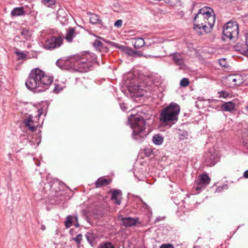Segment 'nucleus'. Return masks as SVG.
<instances>
[{"label": "nucleus", "instance_id": "1", "mask_svg": "<svg viewBox=\"0 0 248 248\" xmlns=\"http://www.w3.org/2000/svg\"><path fill=\"white\" fill-rule=\"evenodd\" d=\"M214 11L209 7L200 9L194 18V30L199 35L210 32L215 22Z\"/></svg>", "mask_w": 248, "mask_h": 248}, {"label": "nucleus", "instance_id": "2", "mask_svg": "<svg viewBox=\"0 0 248 248\" xmlns=\"http://www.w3.org/2000/svg\"><path fill=\"white\" fill-rule=\"evenodd\" d=\"M53 81L52 77L46 75L44 71L36 68L31 70L25 85L31 91L41 92L48 89Z\"/></svg>", "mask_w": 248, "mask_h": 248}, {"label": "nucleus", "instance_id": "3", "mask_svg": "<svg viewBox=\"0 0 248 248\" xmlns=\"http://www.w3.org/2000/svg\"><path fill=\"white\" fill-rule=\"evenodd\" d=\"M128 122L133 129V138L138 142H141L147 136L144 120L139 115H131L128 118Z\"/></svg>", "mask_w": 248, "mask_h": 248}, {"label": "nucleus", "instance_id": "4", "mask_svg": "<svg viewBox=\"0 0 248 248\" xmlns=\"http://www.w3.org/2000/svg\"><path fill=\"white\" fill-rule=\"evenodd\" d=\"M180 110V106L178 104L171 102L162 110L160 115V121L166 123H175L178 120Z\"/></svg>", "mask_w": 248, "mask_h": 248}, {"label": "nucleus", "instance_id": "5", "mask_svg": "<svg viewBox=\"0 0 248 248\" xmlns=\"http://www.w3.org/2000/svg\"><path fill=\"white\" fill-rule=\"evenodd\" d=\"M239 34L238 26L236 22H227L223 27V34L224 40L229 39L232 40L236 38Z\"/></svg>", "mask_w": 248, "mask_h": 248}, {"label": "nucleus", "instance_id": "6", "mask_svg": "<svg viewBox=\"0 0 248 248\" xmlns=\"http://www.w3.org/2000/svg\"><path fill=\"white\" fill-rule=\"evenodd\" d=\"M77 58H69L59 59L56 62L57 65L60 68L64 70L72 69L75 71L76 65L79 63L77 62Z\"/></svg>", "mask_w": 248, "mask_h": 248}, {"label": "nucleus", "instance_id": "7", "mask_svg": "<svg viewBox=\"0 0 248 248\" xmlns=\"http://www.w3.org/2000/svg\"><path fill=\"white\" fill-rule=\"evenodd\" d=\"M63 43V38L61 36H51L44 43L43 47L46 49L52 50L59 47Z\"/></svg>", "mask_w": 248, "mask_h": 248}, {"label": "nucleus", "instance_id": "8", "mask_svg": "<svg viewBox=\"0 0 248 248\" xmlns=\"http://www.w3.org/2000/svg\"><path fill=\"white\" fill-rule=\"evenodd\" d=\"M210 181L211 179L207 174H202L196 181L197 186L195 189L197 190H200L205 188L209 184Z\"/></svg>", "mask_w": 248, "mask_h": 248}, {"label": "nucleus", "instance_id": "9", "mask_svg": "<svg viewBox=\"0 0 248 248\" xmlns=\"http://www.w3.org/2000/svg\"><path fill=\"white\" fill-rule=\"evenodd\" d=\"M219 160L218 155L214 152L213 153L209 151L206 154L205 156V162L206 165L208 166H212L215 165Z\"/></svg>", "mask_w": 248, "mask_h": 248}, {"label": "nucleus", "instance_id": "10", "mask_svg": "<svg viewBox=\"0 0 248 248\" xmlns=\"http://www.w3.org/2000/svg\"><path fill=\"white\" fill-rule=\"evenodd\" d=\"M77 62H78L79 63L76 65V68L75 71L80 72H87L89 68V64L87 62L84 61L83 59H77Z\"/></svg>", "mask_w": 248, "mask_h": 248}, {"label": "nucleus", "instance_id": "11", "mask_svg": "<svg viewBox=\"0 0 248 248\" xmlns=\"http://www.w3.org/2000/svg\"><path fill=\"white\" fill-rule=\"evenodd\" d=\"M25 126L31 132H34L36 130L37 125L33 120V116L30 115L28 118L25 119L23 121Z\"/></svg>", "mask_w": 248, "mask_h": 248}, {"label": "nucleus", "instance_id": "12", "mask_svg": "<svg viewBox=\"0 0 248 248\" xmlns=\"http://www.w3.org/2000/svg\"><path fill=\"white\" fill-rule=\"evenodd\" d=\"M228 80L233 86H240L244 82L243 77L240 75H230L229 76Z\"/></svg>", "mask_w": 248, "mask_h": 248}, {"label": "nucleus", "instance_id": "13", "mask_svg": "<svg viewBox=\"0 0 248 248\" xmlns=\"http://www.w3.org/2000/svg\"><path fill=\"white\" fill-rule=\"evenodd\" d=\"M109 193H111V199L114 201L115 204L120 205L122 199V192L121 190L115 189L114 190H111Z\"/></svg>", "mask_w": 248, "mask_h": 248}, {"label": "nucleus", "instance_id": "14", "mask_svg": "<svg viewBox=\"0 0 248 248\" xmlns=\"http://www.w3.org/2000/svg\"><path fill=\"white\" fill-rule=\"evenodd\" d=\"M77 33L76 32L75 28L69 27L66 31L64 38L66 41L69 43L73 42V40L76 37Z\"/></svg>", "mask_w": 248, "mask_h": 248}, {"label": "nucleus", "instance_id": "15", "mask_svg": "<svg viewBox=\"0 0 248 248\" xmlns=\"http://www.w3.org/2000/svg\"><path fill=\"white\" fill-rule=\"evenodd\" d=\"M123 224L126 227H130L134 226L137 223V220L132 217H123L122 218Z\"/></svg>", "mask_w": 248, "mask_h": 248}, {"label": "nucleus", "instance_id": "16", "mask_svg": "<svg viewBox=\"0 0 248 248\" xmlns=\"http://www.w3.org/2000/svg\"><path fill=\"white\" fill-rule=\"evenodd\" d=\"M235 108V104L232 102H225L221 106V109L222 111H233Z\"/></svg>", "mask_w": 248, "mask_h": 248}, {"label": "nucleus", "instance_id": "17", "mask_svg": "<svg viewBox=\"0 0 248 248\" xmlns=\"http://www.w3.org/2000/svg\"><path fill=\"white\" fill-rule=\"evenodd\" d=\"M111 180L106 178L100 177L95 182L96 187H100L104 186H107L110 183Z\"/></svg>", "mask_w": 248, "mask_h": 248}, {"label": "nucleus", "instance_id": "18", "mask_svg": "<svg viewBox=\"0 0 248 248\" xmlns=\"http://www.w3.org/2000/svg\"><path fill=\"white\" fill-rule=\"evenodd\" d=\"M25 12L23 7L15 8L11 12L12 16H20L24 15Z\"/></svg>", "mask_w": 248, "mask_h": 248}, {"label": "nucleus", "instance_id": "19", "mask_svg": "<svg viewBox=\"0 0 248 248\" xmlns=\"http://www.w3.org/2000/svg\"><path fill=\"white\" fill-rule=\"evenodd\" d=\"M134 40L135 42L133 43V46L135 48H140L145 44L144 40L141 38H138Z\"/></svg>", "mask_w": 248, "mask_h": 248}, {"label": "nucleus", "instance_id": "20", "mask_svg": "<svg viewBox=\"0 0 248 248\" xmlns=\"http://www.w3.org/2000/svg\"><path fill=\"white\" fill-rule=\"evenodd\" d=\"M172 59L174 62L177 65H182L183 64V59L180 54L176 53L172 56Z\"/></svg>", "mask_w": 248, "mask_h": 248}, {"label": "nucleus", "instance_id": "21", "mask_svg": "<svg viewBox=\"0 0 248 248\" xmlns=\"http://www.w3.org/2000/svg\"><path fill=\"white\" fill-rule=\"evenodd\" d=\"M163 137L159 134L155 135L152 139L154 143L157 145H161L163 143Z\"/></svg>", "mask_w": 248, "mask_h": 248}, {"label": "nucleus", "instance_id": "22", "mask_svg": "<svg viewBox=\"0 0 248 248\" xmlns=\"http://www.w3.org/2000/svg\"><path fill=\"white\" fill-rule=\"evenodd\" d=\"M90 22L93 24L100 23L101 20L99 18V16L96 14H92L90 16Z\"/></svg>", "mask_w": 248, "mask_h": 248}, {"label": "nucleus", "instance_id": "23", "mask_svg": "<svg viewBox=\"0 0 248 248\" xmlns=\"http://www.w3.org/2000/svg\"><path fill=\"white\" fill-rule=\"evenodd\" d=\"M98 248H115L112 243L109 242H106L101 243Z\"/></svg>", "mask_w": 248, "mask_h": 248}, {"label": "nucleus", "instance_id": "24", "mask_svg": "<svg viewBox=\"0 0 248 248\" xmlns=\"http://www.w3.org/2000/svg\"><path fill=\"white\" fill-rule=\"evenodd\" d=\"M93 46L96 50L101 51V49L103 48V45L100 40L96 39L93 43Z\"/></svg>", "mask_w": 248, "mask_h": 248}, {"label": "nucleus", "instance_id": "25", "mask_svg": "<svg viewBox=\"0 0 248 248\" xmlns=\"http://www.w3.org/2000/svg\"><path fill=\"white\" fill-rule=\"evenodd\" d=\"M72 217H73L71 216H68L67 217L64 223L66 228H69L72 226L73 222Z\"/></svg>", "mask_w": 248, "mask_h": 248}, {"label": "nucleus", "instance_id": "26", "mask_svg": "<svg viewBox=\"0 0 248 248\" xmlns=\"http://www.w3.org/2000/svg\"><path fill=\"white\" fill-rule=\"evenodd\" d=\"M21 35L26 40L28 39L30 37V33L26 29H23L21 31Z\"/></svg>", "mask_w": 248, "mask_h": 248}, {"label": "nucleus", "instance_id": "27", "mask_svg": "<svg viewBox=\"0 0 248 248\" xmlns=\"http://www.w3.org/2000/svg\"><path fill=\"white\" fill-rule=\"evenodd\" d=\"M124 53L127 54L128 56H130L132 57H135V50H133L131 48L129 47H127L126 48Z\"/></svg>", "mask_w": 248, "mask_h": 248}, {"label": "nucleus", "instance_id": "28", "mask_svg": "<svg viewBox=\"0 0 248 248\" xmlns=\"http://www.w3.org/2000/svg\"><path fill=\"white\" fill-rule=\"evenodd\" d=\"M124 53L127 54L128 56H130L132 57H135V50H133L131 48L129 47H127L126 48Z\"/></svg>", "mask_w": 248, "mask_h": 248}, {"label": "nucleus", "instance_id": "29", "mask_svg": "<svg viewBox=\"0 0 248 248\" xmlns=\"http://www.w3.org/2000/svg\"><path fill=\"white\" fill-rule=\"evenodd\" d=\"M58 19L61 20L62 17H65L66 14L63 9H59L57 11Z\"/></svg>", "mask_w": 248, "mask_h": 248}, {"label": "nucleus", "instance_id": "30", "mask_svg": "<svg viewBox=\"0 0 248 248\" xmlns=\"http://www.w3.org/2000/svg\"><path fill=\"white\" fill-rule=\"evenodd\" d=\"M189 84V81L187 78H183L181 79L180 84L181 87H186Z\"/></svg>", "mask_w": 248, "mask_h": 248}, {"label": "nucleus", "instance_id": "31", "mask_svg": "<svg viewBox=\"0 0 248 248\" xmlns=\"http://www.w3.org/2000/svg\"><path fill=\"white\" fill-rule=\"evenodd\" d=\"M72 239L76 242L77 243L79 244L82 240V235L78 234L76 237L73 238Z\"/></svg>", "mask_w": 248, "mask_h": 248}, {"label": "nucleus", "instance_id": "32", "mask_svg": "<svg viewBox=\"0 0 248 248\" xmlns=\"http://www.w3.org/2000/svg\"><path fill=\"white\" fill-rule=\"evenodd\" d=\"M113 44V46H115V47H117V48H119V49H120L121 50H122L124 52L126 48L127 47V46H122V45L116 44H116Z\"/></svg>", "mask_w": 248, "mask_h": 248}, {"label": "nucleus", "instance_id": "33", "mask_svg": "<svg viewBox=\"0 0 248 248\" xmlns=\"http://www.w3.org/2000/svg\"><path fill=\"white\" fill-rule=\"evenodd\" d=\"M219 63L221 66L224 67H227L228 64L226 61L225 59H220L219 61Z\"/></svg>", "mask_w": 248, "mask_h": 248}, {"label": "nucleus", "instance_id": "34", "mask_svg": "<svg viewBox=\"0 0 248 248\" xmlns=\"http://www.w3.org/2000/svg\"><path fill=\"white\" fill-rule=\"evenodd\" d=\"M122 24H123V21L121 19H119V20H117L114 23V26L119 28L122 26Z\"/></svg>", "mask_w": 248, "mask_h": 248}, {"label": "nucleus", "instance_id": "35", "mask_svg": "<svg viewBox=\"0 0 248 248\" xmlns=\"http://www.w3.org/2000/svg\"><path fill=\"white\" fill-rule=\"evenodd\" d=\"M86 238L88 241L90 243L92 244L93 241V235L91 233L88 234L86 235Z\"/></svg>", "mask_w": 248, "mask_h": 248}, {"label": "nucleus", "instance_id": "36", "mask_svg": "<svg viewBox=\"0 0 248 248\" xmlns=\"http://www.w3.org/2000/svg\"><path fill=\"white\" fill-rule=\"evenodd\" d=\"M219 93L220 94V96L223 98H227L229 96V94L225 91H221L220 92H219Z\"/></svg>", "mask_w": 248, "mask_h": 248}, {"label": "nucleus", "instance_id": "37", "mask_svg": "<svg viewBox=\"0 0 248 248\" xmlns=\"http://www.w3.org/2000/svg\"><path fill=\"white\" fill-rule=\"evenodd\" d=\"M45 4L49 3L51 5H54L55 4V0H42Z\"/></svg>", "mask_w": 248, "mask_h": 248}, {"label": "nucleus", "instance_id": "38", "mask_svg": "<svg viewBox=\"0 0 248 248\" xmlns=\"http://www.w3.org/2000/svg\"><path fill=\"white\" fill-rule=\"evenodd\" d=\"M159 248H174L173 246L170 244H163Z\"/></svg>", "mask_w": 248, "mask_h": 248}, {"label": "nucleus", "instance_id": "39", "mask_svg": "<svg viewBox=\"0 0 248 248\" xmlns=\"http://www.w3.org/2000/svg\"><path fill=\"white\" fill-rule=\"evenodd\" d=\"M153 152V151L151 149H145L144 150V153L146 155V156H150Z\"/></svg>", "mask_w": 248, "mask_h": 248}, {"label": "nucleus", "instance_id": "40", "mask_svg": "<svg viewBox=\"0 0 248 248\" xmlns=\"http://www.w3.org/2000/svg\"><path fill=\"white\" fill-rule=\"evenodd\" d=\"M61 90H62V88L60 87L58 85L55 84V88L54 89V91L56 93H58V92H60Z\"/></svg>", "mask_w": 248, "mask_h": 248}, {"label": "nucleus", "instance_id": "41", "mask_svg": "<svg viewBox=\"0 0 248 248\" xmlns=\"http://www.w3.org/2000/svg\"><path fill=\"white\" fill-rule=\"evenodd\" d=\"M16 54L20 59H24L26 57V55L22 52H16Z\"/></svg>", "mask_w": 248, "mask_h": 248}, {"label": "nucleus", "instance_id": "42", "mask_svg": "<svg viewBox=\"0 0 248 248\" xmlns=\"http://www.w3.org/2000/svg\"><path fill=\"white\" fill-rule=\"evenodd\" d=\"M135 52H136L135 57L137 56L138 57H141L142 56V54H141L140 51L135 50Z\"/></svg>", "mask_w": 248, "mask_h": 248}, {"label": "nucleus", "instance_id": "43", "mask_svg": "<svg viewBox=\"0 0 248 248\" xmlns=\"http://www.w3.org/2000/svg\"><path fill=\"white\" fill-rule=\"evenodd\" d=\"M242 53L246 56L248 57V48L246 49H243Z\"/></svg>", "mask_w": 248, "mask_h": 248}, {"label": "nucleus", "instance_id": "44", "mask_svg": "<svg viewBox=\"0 0 248 248\" xmlns=\"http://www.w3.org/2000/svg\"><path fill=\"white\" fill-rule=\"evenodd\" d=\"M243 176L245 178H248V170L244 172Z\"/></svg>", "mask_w": 248, "mask_h": 248}, {"label": "nucleus", "instance_id": "45", "mask_svg": "<svg viewBox=\"0 0 248 248\" xmlns=\"http://www.w3.org/2000/svg\"><path fill=\"white\" fill-rule=\"evenodd\" d=\"M103 41L106 42L107 43L111 45L112 46H113V44H116L115 43L112 42H111L110 41H107V40H105V39H104Z\"/></svg>", "mask_w": 248, "mask_h": 248}, {"label": "nucleus", "instance_id": "46", "mask_svg": "<svg viewBox=\"0 0 248 248\" xmlns=\"http://www.w3.org/2000/svg\"><path fill=\"white\" fill-rule=\"evenodd\" d=\"M246 45L248 47V32L247 33L246 35Z\"/></svg>", "mask_w": 248, "mask_h": 248}, {"label": "nucleus", "instance_id": "47", "mask_svg": "<svg viewBox=\"0 0 248 248\" xmlns=\"http://www.w3.org/2000/svg\"><path fill=\"white\" fill-rule=\"evenodd\" d=\"M228 188V186L227 184H224L222 186V188L226 189Z\"/></svg>", "mask_w": 248, "mask_h": 248}, {"label": "nucleus", "instance_id": "48", "mask_svg": "<svg viewBox=\"0 0 248 248\" xmlns=\"http://www.w3.org/2000/svg\"><path fill=\"white\" fill-rule=\"evenodd\" d=\"M42 111H43V109H39L38 110L39 116H40L41 115V114L42 113Z\"/></svg>", "mask_w": 248, "mask_h": 248}, {"label": "nucleus", "instance_id": "49", "mask_svg": "<svg viewBox=\"0 0 248 248\" xmlns=\"http://www.w3.org/2000/svg\"><path fill=\"white\" fill-rule=\"evenodd\" d=\"M41 229L42 230L44 231L46 229L45 226L44 225H42L41 226Z\"/></svg>", "mask_w": 248, "mask_h": 248}, {"label": "nucleus", "instance_id": "50", "mask_svg": "<svg viewBox=\"0 0 248 248\" xmlns=\"http://www.w3.org/2000/svg\"><path fill=\"white\" fill-rule=\"evenodd\" d=\"M161 220V217H157L156 219L155 220V222L159 221Z\"/></svg>", "mask_w": 248, "mask_h": 248}, {"label": "nucleus", "instance_id": "51", "mask_svg": "<svg viewBox=\"0 0 248 248\" xmlns=\"http://www.w3.org/2000/svg\"><path fill=\"white\" fill-rule=\"evenodd\" d=\"M75 226L76 227H78L79 226V224L77 222L76 224H75Z\"/></svg>", "mask_w": 248, "mask_h": 248}, {"label": "nucleus", "instance_id": "52", "mask_svg": "<svg viewBox=\"0 0 248 248\" xmlns=\"http://www.w3.org/2000/svg\"><path fill=\"white\" fill-rule=\"evenodd\" d=\"M74 218H75V221H76V222H78V217H74Z\"/></svg>", "mask_w": 248, "mask_h": 248}, {"label": "nucleus", "instance_id": "53", "mask_svg": "<svg viewBox=\"0 0 248 248\" xmlns=\"http://www.w3.org/2000/svg\"><path fill=\"white\" fill-rule=\"evenodd\" d=\"M246 109L247 111L248 112V106H246Z\"/></svg>", "mask_w": 248, "mask_h": 248}, {"label": "nucleus", "instance_id": "54", "mask_svg": "<svg viewBox=\"0 0 248 248\" xmlns=\"http://www.w3.org/2000/svg\"><path fill=\"white\" fill-rule=\"evenodd\" d=\"M220 187H218L217 189L219 190Z\"/></svg>", "mask_w": 248, "mask_h": 248}, {"label": "nucleus", "instance_id": "55", "mask_svg": "<svg viewBox=\"0 0 248 248\" xmlns=\"http://www.w3.org/2000/svg\"><path fill=\"white\" fill-rule=\"evenodd\" d=\"M124 110L126 111V109H124Z\"/></svg>", "mask_w": 248, "mask_h": 248}]
</instances>
